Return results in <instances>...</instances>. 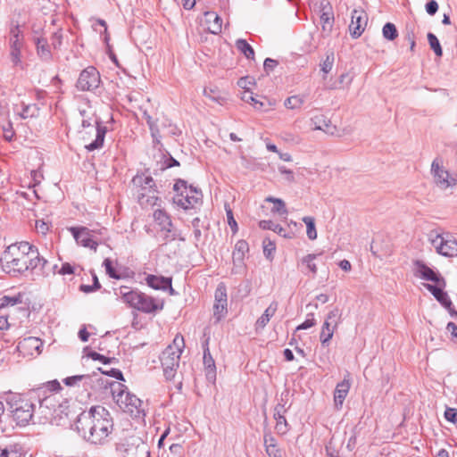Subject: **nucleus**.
Listing matches in <instances>:
<instances>
[{"label": "nucleus", "mask_w": 457, "mask_h": 457, "mask_svg": "<svg viewBox=\"0 0 457 457\" xmlns=\"http://www.w3.org/2000/svg\"><path fill=\"white\" fill-rule=\"evenodd\" d=\"M78 433L87 442L94 445L104 444L113 428L112 418L104 407L92 406L82 411L75 421Z\"/></svg>", "instance_id": "nucleus-1"}, {"label": "nucleus", "mask_w": 457, "mask_h": 457, "mask_svg": "<svg viewBox=\"0 0 457 457\" xmlns=\"http://www.w3.org/2000/svg\"><path fill=\"white\" fill-rule=\"evenodd\" d=\"M2 267L8 273H23L39 268L45 272L48 262L39 256L37 248L27 241L7 246L1 257Z\"/></svg>", "instance_id": "nucleus-2"}, {"label": "nucleus", "mask_w": 457, "mask_h": 457, "mask_svg": "<svg viewBox=\"0 0 457 457\" xmlns=\"http://www.w3.org/2000/svg\"><path fill=\"white\" fill-rule=\"evenodd\" d=\"M3 398L9 406L16 424L19 426L29 424L34 414V403L18 393L6 392Z\"/></svg>", "instance_id": "nucleus-3"}, {"label": "nucleus", "mask_w": 457, "mask_h": 457, "mask_svg": "<svg viewBox=\"0 0 457 457\" xmlns=\"http://www.w3.org/2000/svg\"><path fill=\"white\" fill-rule=\"evenodd\" d=\"M111 389L114 401L122 411L134 418L145 416L143 402L135 395L127 391L124 385L118 382L113 383L111 385Z\"/></svg>", "instance_id": "nucleus-4"}, {"label": "nucleus", "mask_w": 457, "mask_h": 457, "mask_svg": "<svg viewBox=\"0 0 457 457\" xmlns=\"http://www.w3.org/2000/svg\"><path fill=\"white\" fill-rule=\"evenodd\" d=\"M132 186L137 202L142 207H152L157 204L159 197L157 196L154 180L151 176L136 175L132 179Z\"/></svg>", "instance_id": "nucleus-5"}, {"label": "nucleus", "mask_w": 457, "mask_h": 457, "mask_svg": "<svg viewBox=\"0 0 457 457\" xmlns=\"http://www.w3.org/2000/svg\"><path fill=\"white\" fill-rule=\"evenodd\" d=\"M184 347V337L178 334L174 337L172 344L168 345L162 352L160 359L166 379L170 380L175 377Z\"/></svg>", "instance_id": "nucleus-6"}, {"label": "nucleus", "mask_w": 457, "mask_h": 457, "mask_svg": "<svg viewBox=\"0 0 457 457\" xmlns=\"http://www.w3.org/2000/svg\"><path fill=\"white\" fill-rule=\"evenodd\" d=\"M173 204L183 210L194 209L202 199V193L192 186L187 187L183 179H178L173 186Z\"/></svg>", "instance_id": "nucleus-7"}, {"label": "nucleus", "mask_w": 457, "mask_h": 457, "mask_svg": "<svg viewBox=\"0 0 457 457\" xmlns=\"http://www.w3.org/2000/svg\"><path fill=\"white\" fill-rule=\"evenodd\" d=\"M122 298L130 307L140 312L149 313L162 309L163 304H159L153 297L136 290L122 291Z\"/></svg>", "instance_id": "nucleus-8"}, {"label": "nucleus", "mask_w": 457, "mask_h": 457, "mask_svg": "<svg viewBox=\"0 0 457 457\" xmlns=\"http://www.w3.org/2000/svg\"><path fill=\"white\" fill-rule=\"evenodd\" d=\"M431 174L436 186L441 190H447L457 185V174L450 173L438 160L433 161Z\"/></svg>", "instance_id": "nucleus-9"}, {"label": "nucleus", "mask_w": 457, "mask_h": 457, "mask_svg": "<svg viewBox=\"0 0 457 457\" xmlns=\"http://www.w3.org/2000/svg\"><path fill=\"white\" fill-rule=\"evenodd\" d=\"M10 58L13 66L23 68L21 61V50L24 46L23 36L19 26L11 29L10 32Z\"/></svg>", "instance_id": "nucleus-10"}, {"label": "nucleus", "mask_w": 457, "mask_h": 457, "mask_svg": "<svg viewBox=\"0 0 457 457\" xmlns=\"http://www.w3.org/2000/svg\"><path fill=\"white\" fill-rule=\"evenodd\" d=\"M431 244L436 252L444 256L457 255V241L451 238L448 234L431 236Z\"/></svg>", "instance_id": "nucleus-11"}, {"label": "nucleus", "mask_w": 457, "mask_h": 457, "mask_svg": "<svg viewBox=\"0 0 457 457\" xmlns=\"http://www.w3.org/2000/svg\"><path fill=\"white\" fill-rule=\"evenodd\" d=\"M100 82V75L96 69L89 66L81 71L77 81V87L82 91L96 88Z\"/></svg>", "instance_id": "nucleus-12"}, {"label": "nucleus", "mask_w": 457, "mask_h": 457, "mask_svg": "<svg viewBox=\"0 0 457 457\" xmlns=\"http://www.w3.org/2000/svg\"><path fill=\"white\" fill-rule=\"evenodd\" d=\"M368 14L363 9H354L351 14L349 31L353 38H358L364 32L368 24Z\"/></svg>", "instance_id": "nucleus-13"}, {"label": "nucleus", "mask_w": 457, "mask_h": 457, "mask_svg": "<svg viewBox=\"0 0 457 457\" xmlns=\"http://www.w3.org/2000/svg\"><path fill=\"white\" fill-rule=\"evenodd\" d=\"M413 274L415 277L420 278L421 279L432 281L435 283L443 282V284L445 285L444 278H442L432 269L427 266L422 261L416 260L413 262Z\"/></svg>", "instance_id": "nucleus-14"}, {"label": "nucleus", "mask_w": 457, "mask_h": 457, "mask_svg": "<svg viewBox=\"0 0 457 457\" xmlns=\"http://www.w3.org/2000/svg\"><path fill=\"white\" fill-rule=\"evenodd\" d=\"M42 341L38 337H29L19 342L17 350L22 355H34L41 353Z\"/></svg>", "instance_id": "nucleus-15"}, {"label": "nucleus", "mask_w": 457, "mask_h": 457, "mask_svg": "<svg viewBox=\"0 0 457 457\" xmlns=\"http://www.w3.org/2000/svg\"><path fill=\"white\" fill-rule=\"evenodd\" d=\"M123 457H150L148 445L140 440L127 444L122 450Z\"/></svg>", "instance_id": "nucleus-16"}, {"label": "nucleus", "mask_w": 457, "mask_h": 457, "mask_svg": "<svg viewBox=\"0 0 457 457\" xmlns=\"http://www.w3.org/2000/svg\"><path fill=\"white\" fill-rule=\"evenodd\" d=\"M73 234V237L77 244L83 246L88 247L94 251H96L99 245V240L90 233L89 230H71Z\"/></svg>", "instance_id": "nucleus-17"}, {"label": "nucleus", "mask_w": 457, "mask_h": 457, "mask_svg": "<svg viewBox=\"0 0 457 457\" xmlns=\"http://www.w3.org/2000/svg\"><path fill=\"white\" fill-rule=\"evenodd\" d=\"M209 341L210 338H205L203 343L204 349V364L206 371V378L208 380L213 381L216 378V367L215 361L212 358L210 349H209Z\"/></svg>", "instance_id": "nucleus-18"}, {"label": "nucleus", "mask_w": 457, "mask_h": 457, "mask_svg": "<svg viewBox=\"0 0 457 457\" xmlns=\"http://www.w3.org/2000/svg\"><path fill=\"white\" fill-rule=\"evenodd\" d=\"M249 247L248 244L245 240H239L237 242L235 245V249L233 251L232 258L235 268L233 269V272L237 273L238 270L236 269H242L244 266V259L245 253L248 252Z\"/></svg>", "instance_id": "nucleus-19"}, {"label": "nucleus", "mask_w": 457, "mask_h": 457, "mask_svg": "<svg viewBox=\"0 0 457 457\" xmlns=\"http://www.w3.org/2000/svg\"><path fill=\"white\" fill-rule=\"evenodd\" d=\"M351 384L348 379H344L338 383L334 392V403L337 410H340L344 401L348 395Z\"/></svg>", "instance_id": "nucleus-20"}, {"label": "nucleus", "mask_w": 457, "mask_h": 457, "mask_svg": "<svg viewBox=\"0 0 457 457\" xmlns=\"http://www.w3.org/2000/svg\"><path fill=\"white\" fill-rule=\"evenodd\" d=\"M149 287L154 289L166 290L169 289L170 295H174V289L171 286V278L156 277L154 275H149L146 278Z\"/></svg>", "instance_id": "nucleus-21"}, {"label": "nucleus", "mask_w": 457, "mask_h": 457, "mask_svg": "<svg viewBox=\"0 0 457 457\" xmlns=\"http://www.w3.org/2000/svg\"><path fill=\"white\" fill-rule=\"evenodd\" d=\"M205 22L207 24V29L210 33L217 35L221 32L222 20L214 12H204Z\"/></svg>", "instance_id": "nucleus-22"}, {"label": "nucleus", "mask_w": 457, "mask_h": 457, "mask_svg": "<svg viewBox=\"0 0 457 457\" xmlns=\"http://www.w3.org/2000/svg\"><path fill=\"white\" fill-rule=\"evenodd\" d=\"M425 287L444 307H450L452 305V301L447 293L442 288L430 284H426Z\"/></svg>", "instance_id": "nucleus-23"}, {"label": "nucleus", "mask_w": 457, "mask_h": 457, "mask_svg": "<svg viewBox=\"0 0 457 457\" xmlns=\"http://www.w3.org/2000/svg\"><path fill=\"white\" fill-rule=\"evenodd\" d=\"M277 309V303L273 302L270 304V306L264 311L263 314L256 320V330L262 329L265 328V326L269 323L270 318L274 316Z\"/></svg>", "instance_id": "nucleus-24"}, {"label": "nucleus", "mask_w": 457, "mask_h": 457, "mask_svg": "<svg viewBox=\"0 0 457 457\" xmlns=\"http://www.w3.org/2000/svg\"><path fill=\"white\" fill-rule=\"evenodd\" d=\"M264 202L272 204V207L270 208L271 213L278 214L279 216H286L287 214L286 204L282 199L267 196Z\"/></svg>", "instance_id": "nucleus-25"}, {"label": "nucleus", "mask_w": 457, "mask_h": 457, "mask_svg": "<svg viewBox=\"0 0 457 457\" xmlns=\"http://www.w3.org/2000/svg\"><path fill=\"white\" fill-rule=\"evenodd\" d=\"M334 15L330 6H323L320 14L321 27L324 31L330 32L333 27Z\"/></svg>", "instance_id": "nucleus-26"}, {"label": "nucleus", "mask_w": 457, "mask_h": 457, "mask_svg": "<svg viewBox=\"0 0 457 457\" xmlns=\"http://www.w3.org/2000/svg\"><path fill=\"white\" fill-rule=\"evenodd\" d=\"M337 328V327H334L332 323H329L328 321L323 322L320 334V340L322 345H328Z\"/></svg>", "instance_id": "nucleus-27"}, {"label": "nucleus", "mask_w": 457, "mask_h": 457, "mask_svg": "<svg viewBox=\"0 0 457 457\" xmlns=\"http://www.w3.org/2000/svg\"><path fill=\"white\" fill-rule=\"evenodd\" d=\"M204 95L205 97L220 105L224 104L227 100V94L220 91L218 88H204Z\"/></svg>", "instance_id": "nucleus-28"}, {"label": "nucleus", "mask_w": 457, "mask_h": 457, "mask_svg": "<svg viewBox=\"0 0 457 457\" xmlns=\"http://www.w3.org/2000/svg\"><path fill=\"white\" fill-rule=\"evenodd\" d=\"M96 139L92 143L86 145V148L88 151H94V150L99 149L103 146L105 133H106V128L101 127L97 124V127L96 128Z\"/></svg>", "instance_id": "nucleus-29"}, {"label": "nucleus", "mask_w": 457, "mask_h": 457, "mask_svg": "<svg viewBox=\"0 0 457 457\" xmlns=\"http://www.w3.org/2000/svg\"><path fill=\"white\" fill-rule=\"evenodd\" d=\"M35 43L37 45V54L43 60L51 59V52L47 44V40L44 37H37L35 38Z\"/></svg>", "instance_id": "nucleus-30"}, {"label": "nucleus", "mask_w": 457, "mask_h": 457, "mask_svg": "<svg viewBox=\"0 0 457 457\" xmlns=\"http://www.w3.org/2000/svg\"><path fill=\"white\" fill-rule=\"evenodd\" d=\"M154 219L156 224L161 227V228H168L171 226L170 217L163 210L157 209L154 212Z\"/></svg>", "instance_id": "nucleus-31"}, {"label": "nucleus", "mask_w": 457, "mask_h": 457, "mask_svg": "<svg viewBox=\"0 0 457 457\" xmlns=\"http://www.w3.org/2000/svg\"><path fill=\"white\" fill-rule=\"evenodd\" d=\"M312 124L313 125V129L317 130H322L326 133H332L329 130L330 122L326 120L323 115H317L312 118Z\"/></svg>", "instance_id": "nucleus-32"}, {"label": "nucleus", "mask_w": 457, "mask_h": 457, "mask_svg": "<svg viewBox=\"0 0 457 457\" xmlns=\"http://www.w3.org/2000/svg\"><path fill=\"white\" fill-rule=\"evenodd\" d=\"M304 102L305 97L303 96L295 95L287 97L284 102V105L287 109L296 110L300 109Z\"/></svg>", "instance_id": "nucleus-33"}, {"label": "nucleus", "mask_w": 457, "mask_h": 457, "mask_svg": "<svg viewBox=\"0 0 457 457\" xmlns=\"http://www.w3.org/2000/svg\"><path fill=\"white\" fill-rule=\"evenodd\" d=\"M318 256L319 254L310 253L303 257L301 260V264L305 266L306 270L312 273V277H315L317 274L318 269L314 261Z\"/></svg>", "instance_id": "nucleus-34"}, {"label": "nucleus", "mask_w": 457, "mask_h": 457, "mask_svg": "<svg viewBox=\"0 0 457 457\" xmlns=\"http://www.w3.org/2000/svg\"><path fill=\"white\" fill-rule=\"evenodd\" d=\"M143 117L146 120V123L149 126L154 142L160 143V138H161L160 129H159L156 122L153 120V118L146 112H144Z\"/></svg>", "instance_id": "nucleus-35"}, {"label": "nucleus", "mask_w": 457, "mask_h": 457, "mask_svg": "<svg viewBox=\"0 0 457 457\" xmlns=\"http://www.w3.org/2000/svg\"><path fill=\"white\" fill-rule=\"evenodd\" d=\"M228 313L227 303L215 302L213 305V319L215 323L220 322Z\"/></svg>", "instance_id": "nucleus-36"}, {"label": "nucleus", "mask_w": 457, "mask_h": 457, "mask_svg": "<svg viewBox=\"0 0 457 457\" xmlns=\"http://www.w3.org/2000/svg\"><path fill=\"white\" fill-rule=\"evenodd\" d=\"M236 46L242 54H245L246 58L253 59L254 51L253 47L245 39L237 40Z\"/></svg>", "instance_id": "nucleus-37"}, {"label": "nucleus", "mask_w": 457, "mask_h": 457, "mask_svg": "<svg viewBox=\"0 0 457 457\" xmlns=\"http://www.w3.org/2000/svg\"><path fill=\"white\" fill-rule=\"evenodd\" d=\"M22 302V295L18 294L16 295H4L0 298V309L5 308L8 306H14Z\"/></svg>", "instance_id": "nucleus-38"}, {"label": "nucleus", "mask_w": 457, "mask_h": 457, "mask_svg": "<svg viewBox=\"0 0 457 457\" xmlns=\"http://www.w3.org/2000/svg\"><path fill=\"white\" fill-rule=\"evenodd\" d=\"M335 62V54L333 51H328L325 60L320 64V70L324 74L331 71Z\"/></svg>", "instance_id": "nucleus-39"}, {"label": "nucleus", "mask_w": 457, "mask_h": 457, "mask_svg": "<svg viewBox=\"0 0 457 457\" xmlns=\"http://www.w3.org/2000/svg\"><path fill=\"white\" fill-rule=\"evenodd\" d=\"M324 321L332 323L334 327H338L342 321V312L337 307L333 308L328 312Z\"/></svg>", "instance_id": "nucleus-40"}, {"label": "nucleus", "mask_w": 457, "mask_h": 457, "mask_svg": "<svg viewBox=\"0 0 457 457\" xmlns=\"http://www.w3.org/2000/svg\"><path fill=\"white\" fill-rule=\"evenodd\" d=\"M383 37L387 40H395L398 37V31L395 24L387 22L382 29Z\"/></svg>", "instance_id": "nucleus-41"}, {"label": "nucleus", "mask_w": 457, "mask_h": 457, "mask_svg": "<svg viewBox=\"0 0 457 457\" xmlns=\"http://www.w3.org/2000/svg\"><path fill=\"white\" fill-rule=\"evenodd\" d=\"M427 37L430 48L434 51L436 56L441 57L443 54V50L438 38L431 32L428 33Z\"/></svg>", "instance_id": "nucleus-42"}, {"label": "nucleus", "mask_w": 457, "mask_h": 457, "mask_svg": "<svg viewBox=\"0 0 457 457\" xmlns=\"http://www.w3.org/2000/svg\"><path fill=\"white\" fill-rule=\"evenodd\" d=\"M215 302H219L221 303H227V288L223 283L218 285L215 294H214Z\"/></svg>", "instance_id": "nucleus-43"}, {"label": "nucleus", "mask_w": 457, "mask_h": 457, "mask_svg": "<svg viewBox=\"0 0 457 457\" xmlns=\"http://www.w3.org/2000/svg\"><path fill=\"white\" fill-rule=\"evenodd\" d=\"M276 250L275 244L269 239L263 240V254L265 257L271 261L274 257V252Z\"/></svg>", "instance_id": "nucleus-44"}, {"label": "nucleus", "mask_w": 457, "mask_h": 457, "mask_svg": "<svg viewBox=\"0 0 457 457\" xmlns=\"http://www.w3.org/2000/svg\"><path fill=\"white\" fill-rule=\"evenodd\" d=\"M36 220H35V228H43V227H46V228H48L49 227H53L54 224H53V220H52V218L48 215H46L44 217H38L37 215L36 216Z\"/></svg>", "instance_id": "nucleus-45"}, {"label": "nucleus", "mask_w": 457, "mask_h": 457, "mask_svg": "<svg viewBox=\"0 0 457 457\" xmlns=\"http://www.w3.org/2000/svg\"><path fill=\"white\" fill-rule=\"evenodd\" d=\"M89 378H90V375H88V374L76 375V376H71V377H68V378H64L63 383L66 386H76L77 384H79V382H81L82 380H87Z\"/></svg>", "instance_id": "nucleus-46"}, {"label": "nucleus", "mask_w": 457, "mask_h": 457, "mask_svg": "<svg viewBox=\"0 0 457 457\" xmlns=\"http://www.w3.org/2000/svg\"><path fill=\"white\" fill-rule=\"evenodd\" d=\"M276 420L275 429L280 435H285L289 430V426L286 420L285 416H282V419L274 418Z\"/></svg>", "instance_id": "nucleus-47"}, {"label": "nucleus", "mask_w": 457, "mask_h": 457, "mask_svg": "<svg viewBox=\"0 0 457 457\" xmlns=\"http://www.w3.org/2000/svg\"><path fill=\"white\" fill-rule=\"evenodd\" d=\"M315 325H316V320H315L314 313H308L306 316V320L302 324L297 326L295 330L298 331V330L307 329Z\"/></svg>", "instance_id": "nucleus-48"}, {"label": "nucleus", "mask_w": 457, "mask_h": 457, "mask_svg": "<svg viewBox=\"0 0 457 457\" xmlns=\"http://www.w3.org/2000/svg\"><path fill=\"white\" fill-rule=\"evenodd\" d=\"M63 38V34L62 29H58L55 32H53L51 37L52 46L54 49L59 48L62 46Z\"/></svg>", "instance_id": "nucleus-49"}, {"label": "nucleus", "mask_w": 457, "mask_h": 457, "mask_svg": "<svg viewBox=\"0 0 457 457\" xmlns=\"http://www.w3.org/2000/svg\"><path fill=\"white\" fill-rule=\"evenodd\" d=\"M224 207H225V211H226L228 225L230 227V228H237V220H235L233 212L230 209L229 205L228 204H225Z\"/></svg>", "instance_id": "nucleus-50"}, {"label": "nucleus", "mask_w": 457, "mask_h": 457, "mask_svg": "<svg viewBox=\"0 0 457 457\" xmlns=\"http://www.w3.org/2000/svg\"><path fill=\"white\" fill-rule=\"evenodd\" d=\"M55 396L54 395L51 394L46 397H44L41 401H39V407L40 408H54L55 404Z\"/></svg>", "instance_id": "nucleus-51"}, {"label": "nucleus", "mask_w": 457, "mask_h": 457, "mask_svg": "<svg viewBox=\"0 0 457 457\" xmlns=\"http://www.w3.org/2000/svg\"><path fill=\"white\" fill-rule=\"evenodd\" d=\"M88 357H90L94 361H99L103 362L104 364L111 363L112 361L115 360V358L106 357V356L100 354L96 352H90L88 353Z\"/></svg>", "instance_id": "nucleus-52"}, {"label": "nucleus", "mask_w": 457, "mask_h": 457, "mask_svg": "<svg viewBox=\"0 0 457 457\" xmlns=\"http://www.w3.org/2000/svg\"><path fill=\"white\" fill-rule=\"evenodd\" d=\"M104 266L105 268L106 273L113 278H120V276L117 274L116 270L112 267V261L108 258L104 259Z\"/></svg>", "instance_id": "nucleus-53"}, {"label": "nucleus", "mask_w": 457, "mask_h": 457, "mask_svg": "<svg viewBox=\"0 0 457 457\" xmlns=\"http://www.w3.org/2000/svg\"><path fill=\"white\" fill-rule=\"evenodd\" d=\"M445 418L446 420L456 424L457 423V409L455 408H446L445 411Z\"/></svg>", "instance_id": "nucleus-54"}, {"label": "nucleus", "mask_w": 457, "mask_h": 457, "mask_svg": "<svg viewBox=\"0 0 457 457\" xmlns=\"http://www.w3.org/2000/svg\"><path fill=\"white\" fill-rule=\"evenodd\" d=\"M263 444H264L265 450L268 449L269 447L278 445L277 440L270 433L264 434Z\"/></svg>", "instance_id": "nucleus-55"}, {"label": "nucleus", "mask_w": 457, "mask_h": 457, "mask_svg": "<svg viewBox=\"0 0 457 457\" xmlns=\"http://www.w3.org/2000/svg\"><path fill=\"white\" fill-rule=\"evenodd\" d=\"M426 12L429 14V15H434L436 13L437 10H438V4L436 0H429L427 4H426Z\"/></svg>", "instance_id": "nucleus-56"}, {"label": "nucleus", "mask_w": 457, "mask_h": 457, "mask_svg": "<svg viewBox=\"0 0 457 457\" xmlns=\"http://www.w3.org/2000/svg\"><path fill=\"white\" fill-rule=\"evenodd\" d=\"M253 84H254L253 79L249 77L241 78L237 81V85L240 87L244 88L245 90H250V86L253 85Z\"/></svg>", "instance_id": "nucleus-57"}, {"label": "nucleus", "mask_w": 457, "mask_h": 457, "mask_svg": "<svg viewBox=\"0 0 457 457\" xmlns=\"http://www.w3.org/2000/svg\"><path fill=\"white\" fill-rule=\"evenodd\" d=\"M265 451L269 457H282L283 456V452L278 445L269 447Z\"/></svg>", "instance_id": "nucleus-58"}, {"label": "nucleus", "mask_w": 457, "mask_h": 457, "mask_svg": "<svg viewBox=\"0 0 457 457\" xmlns=\"http://www.w3.org/2000/svg\"><path fill=\"white\" fill-rule=\"evenodd\" d=\"M287 412V409L285 407V404L278 403L274 408V418L282 419V416H285V413Z\"/></svg>", "instance_id": "nucleus-59"}, {"label": "nucleus", "mask_w": 457, "mask_h": 457, "mask_svg": "<svg viewBox=\"0 0 457 457\" xmlns=\"http://www.w3.org/2000/svg\"><path fill=\"white\" fill-rule=\"evenodd\" d=\"M278 65V62L271 58H266L263 63L264 70L266 72H270L274 70V68Z\"/></svg>", "instance_id": "nucleus-60"}, {"label": "nucleus", "mask_w": 457, "mask_h": 457, "mask_svg": "<svg viewBox=\"0 0 457 457\" xmlns=\"http://www.w3.org/2000/svg\"><path fill=\"white\" fill-rule=\"evenodd\" d=\"M75 272V268L71 264L65 262L62 265L61 270H59V273L62 275L66 274H73Z\"/></svg>", "instance_id": "nucleus-61"}, {"label": "nucleus", "mask_w": 457, "mask_h": 457, "mask_svg": "<svg viewBox=\"0 0 457 457\" xmlns=\"http://www.w3.org/2000/svg\"><path fill=\"white\" fill-rule=\"evenodd\" d=\"M99 371H101L104 374L109 375L111 377H113L117 379H122V373L120 370L117 369H112L110 371L103 370L101 368L98 369Z\"/></svg>", "instance_id": "nucleus-62"}, {"label": "nucleus", "mask_w": 457, "mask_h": 457, "mask_svg": "<svg viewBox=\"0 0 457 457\" xmlns=\"http://www.w3.org/2000/svg\"><path fill=\"white\" fill-rule=\"evenodd\" d=\"M333 442L332 440L328 443V445L326 446V452H327V454L329 456V457H341L340 453L338 451L335 450L334 447H333Z\"/></svg>", "instance_id": "nucleus-63"}, {"label": "nucleus", "mask_w": 457, "mask_h": 457, "mask_svg": "<svg viewBox=\"0 0 457 457\" xmlns=\"http://www.w3.org/2000/svg\"><path fill=\"white\" fill-rule=\"evenodd\" d=\"M278 170L281 174L286 176L287 180L293 181L294 180V174L293 171L287 169L285 166L278 167Z\"/></svg>", "instance_id": "nucleus-64"}]
</instances>
